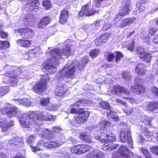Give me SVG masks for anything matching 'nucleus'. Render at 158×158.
<instances>
[{
	"mask_svg": "<svg viewBox=\"0 0 158 158\" xmlns=\"http://www.w3.org/2000/svg\"><path fill=\"white\" fill-rule=\"evenodd\" d=\"M70 45H67L63 50L60 51L58 48L52 49L49 48L46 53V55L49 56L48 60L43 64L42 69L43 72L45 73L41 76L40 81L34 85L32 88L33 91L35 93H41L47 87V82L49 81V77L48 74L53 73L56 71V67L59 64V60L62 58V56H69L70 54Z\"/></svg>",
	"mask_w": 158,
	"mask_h": 158,
	"instance_id": "f257e3e1",
	"label": "nucleus"
},
{
	"mask_svg": "<svg viewBox=\"0 0 158 158\" xmlns=\"http://www.w3.org/2000/svg\"><path fill=\"white\" fill-rule=\"evenodd\" d=\"M110 125V123L105 120H102L99 123L100 127L104 128V129L101 131L98 130V129L95 127H90V130L94 135L96 139L102 143H104L102 147V149L109 152L116 148L118 145L114 144L112 143L115 139L114 135L112 133H110L109 131L105 128Z\"/></svg>",
	"mask_w": 158,
	"mask_h": 158,
	"instance_id": "f03ea898",
	"label": "nucleus"
},
{
	"mask_svg": "<svg viewBox=\"0 0 158 158\" xmlns=\"http://www.w3.org/2000/svg\"><path fill=\"white\" fill-rule=\"evenodd\" d=\"M89 61V59L86 56L81 59L80 63L77 60H74L72 64H66L59 71L56 76L58 81H60L65 78L73 79L75 78V73L77 69L82 70L85 65Z\"/></svg>",
	"mask_w": 158,
	"mask_h": 158,
	"instance_id": "7ed1b4c3",
	"label": "nucleus"
},
{
	"mask_svg": "<svg viewBox=\"0 0 158 158\" xmlns=\"http://www.w3.org/2000/svg\"><path fill=\"white\" fill-rule=\"evenodd\" d=\"M48 114V112L45 111L40 112L35 115L33 113L30 115L23 114L20 117L19 122L23 127L28 128L37 123L38 120L46 121Z\"/></svg>",
	"mask_w": 158,
	"mask_h": 158,
	"instance_id": "20e7f679",
	"label": "nucleus"
},
{
	"mask_svg": "<svg viewBox=\"0 0 158 158\" xmlns=\"http://www.w3.org/2000/svg\"><path fill=\"white\" fill-rule=\"evenodd\" d=\"M22 73L21 69L17 68L15 71H11L10 72L5 73V76L3 77L5 82L9 83L14 86L16 85L17 82V77Z\"/></svg>",
	"mask_w": 158,
	"mask_h": 158,
	"instance_id": "39448f33",
	"label": "nucleus"
},
{
	"mask_svg": "<svg viewBox=\"0 0 158 158\" xmlns=\"http://www.w3.org/2000/svg\"><path fill=\"white\" fill-rule=\"evenodd\" d=\"M34 132L42 138L48 139H52L55 138V135L52 131L48 129L42 128L40 126H35Z\"/></svg>",
	"mask_w": 158,
	"mask_h": 158,
	"instance_id": "423d86ee",
	"label": "nucleus"
},
{
	"mask_svg": "<svg viewBox=\"0 0 158 158\" xmlns=\"http://www.w3.org/2000/svg\"><path fill=\"white\" fill-rule=\"evenodd\" d=\"M131 2L129 0H123L122 2V6L120 10L119 14L117 15L114 18V21H119L121 19L122 15H126L129 13L131 8Z\"/></svg>",
	"mask_w": 158,
	"mask_h": 158,
	"instance_id": "0eeeda50",
	"label": "nucleus"
},
{
	"mask_svg": "<svg viewBox=\"0 0 158 158\" xmlns=\"http://www.w3.org/2000/svg\"><path fill=\"white\" fill-rule=\"evenodd\" d=\"M89 115L88 111L79 112L77 117H75L71 122L72 125L75 127H78V125L83 123L86 121Z\"/></svg>",
	"mask_w": 158,
	"mask_h": 158,
	"instance_id": "6e6552de",
	"label": "nucleus"
},
{
	"mask_svg": "<svg viewBox=\"0 0 158 158\" xmlns=\"http://www.w3.org/2000/svg\"><path fill=\"white\" fill-rule=\"evenodd\" d=\"M127 130L125 131H122L120 134V138L122 142L125 143L127 141L129 146L132 148V141L130 136V131L129 128H127Z\"/></svg>",
	"mask_w": 158,
	"mask_h": 158,
	"instance_id": "1a4fd4ad",
	"label": "nucleus"
},
{
	"mask_svg": "<svg viewBox=\"0 0 158 158\" xmlns=\"http://www.w3.org/2000/svg\"><path fill=\"white\" fill-rule=\"evenodd\" d=\"M112 93L114 94L121 96L123 98H125L124 96H128L130 94L128 90L118 85L115 86L113 87Z\"/></svg>",
	"mask_w": 158,
	"mask_h": 158,
	"instance_id": "9d476101",
	"label": "nucleus"
},
{
	"mask_svg": "<svg viewBox=\"0 0 158 158\" xmlns=\"http://www.w3.org/2000/svg\"><path fill=\"white\" fill-rule=\"evenodd\" d=\"M19 109L15 107H12L11 105L6 103L3 107L2 112L5 111L7 116L9 117H12L15 116L18 113Z\"/></svg>",
	"mask_w": 158,
	"mask_h": 158,
	"instance_id": "9b49d317",
	"label": "nucleus"
},
{
	"mask_svg": "<svg viewBox=\"0 0 158 158\" xmlns=\"http://www.w3.org/2000/svg\"><path fill=\"white\" fill-rule=\"evenodd\" d=\"M14 32L15 34L19 33L22 36L24 35L23 37L26 39L31 38L34 35V32L31 29L27 27L15 30Z\"/></svg>",
	"mask_w": 158,
	"mask_h": 158,
	"instance_id": "f8f14e48",
	"label": "nucleus"
},
{
	"mask_svg": "<svg viewBox=\"0 0 158 158\" xmlns=\"http://www.w3.org/2000/svg\"><path fill=\"white\" fill-rule=\"evenodd\" d=\"M41 53V50L39 46H35L30 50L24 54V57L25 59H27V57H36L37 55H40Z\"/></svg>",
	"mask_w": 158,
	"mask_h": 158,
	"instance_id": "ddd939ff",
	"label": "nucleus"
},
{
	"mask_svg": "<svg viewBox=\"0 0 158 158\" xmlns=\"http://www.w3.org/2000/svg\"><path fill=\"white\" fill-rule=\"evenodd\" d=\"M95 13H97L96 11L92 10L91 9H89L88 5H86L82 7L81 10L79 13V15L81 17L84 15L85 16H90L93 15Z\"/></svg>",
	"mask_w": 158,
	"mask_h": 158,
	"instance_id": "4468645a",
	"label": "nucleus"
},
{
	"mask_svg": "<svg viewBox=\"0 0 158 158\" xmlns=\"http://www.w3.org/2000/svg\"><path fill=\"white\" fill-rule=\"evenodd\" d=\"M68 87L65 85L60 84L58 85L55 90L56 95L61 96L67 91Z\"/></svg>",
	"mask_w": 158,
	"mask_h": 158,
	"instance_id": "2eb2a0df",
	"label": "nucleus"
},
{
	"mask_svg": "<svg viewBox=\"0 0 158 158\" xmlns=\"http://www.w3.org/2000/svg\"><path fill=\"white\" fill-rule=\"evenodd\" d=\"M86 156V158H103L104 155L102 151L96 150L87 153Z\"/></svg>",
	"mask_w": 158,
	"mask_h": 158,
	"instance_id": "dca6fc26",
	"label": "nucleus"
},
{
	"mask_svg": "<svg viewBox=\"0 0 158 158\" xmlns=\"http://www.w3.org/2000/svg\"><path fill=\"white\" fill-rule=\"evenodd\" d=\"M13 121H10L9 123L5 119L0 118V126L2 128V131H7L9 127H11L14 125Z\"/></svg>",
	"mask_w": 158,
	"mask_h": 158,
	"instance_id": "f3484780",
	"label": "nucleus"
},
{
	"mask_svg": "<svg viewBox=\"0 0 158 158\" xmlns=\"http://www.w3.org/2000/svg\"><path fill=\"white\" fill-rule=\"evenodd\" d=\"M131 90L133 93L139 94L143 92L144 88L143 85L135 83L134 85L131 86Z\"/></svg>",
	"mask_w": 158,
	"mask_h": 158,
	"instance_id": "a211bd4d",
	"label": "nucleus"
},
{
	"mask_svg": "<svg viewBox=\"0 0 158 158\" xmlns=\"http://www.w3.org/2000/svg\"><path fill=\"white\" fill-rule=\"evenodd\" d=\"M69 17L68 11L64 9L60 13L59 22L61 24H64L68 21Z\"/></svg>",
	"mask_w": 158,
	"mask_h": 158,
	"instance_id": "6ab92c4d",
	"label": "nucleus"
},
{
	"mask_svg": "<svg viewBox=\"0 0 158 158\" xmlns=\"http://www.w3.org/2000/svg\"><path fill=\"white\" fill-rule=\"evenodd\" d=\"M136 19V18L134 17L125 19L121 21L120 25H118V26L121 28L128 26L134 23Z\"/></svg>",
	"mask_w": 158,
	"mask_h": 158,
	"instance_id": "aec40b11",
	"label": "nucleus"
},
{
	"mask_svg": "<svg viewBox=\"0 0 158 158\" xmlns=\"http://www.w3.org/2000/svg\"><path fill=\"white\" fill-rule=\"evenodd\" d=\"M51 21V19L48 16H46L42 18L38 23V28L42 29L47 26Z\"/></svg>",
	"mask_w": 158,
	"mask_h": 158,
	"instance_id": "412c9836",
	"label": "nucleus"
},
{
	"mask_svg": "<svg viewBox=\"0 0 158 158\" xmlns=\"http://www.w3.org/2000/svg\"><path fill=\"white\" fill-rule=\"evenodd\" d=\"M63 143V141L59 143L56 142L46 141V143H44L43 146L48 148H53L62 145Z\"/></svg>",
	"mask_w": 158,
	"mask_h": 158,
	"instance_id": "4be33fe9",
	"label": "nucleus"
},
{
	"mask_svg": "<svg viewBox=\"0 0 158 158\" xmlns=\"http://www.w3.org/2000/svg\"><path fill=\"white\" fill-rule=\"evenodd\" d=\"M145 65L143 63L138 64L135 69L136 73L140 75H144L146 71L145 69Z\"/></svg>",
	"mask_w": 158,
	"mask_h": 158,
	"instance_id": "5701e85b",
	"label": "nucleus"
},
{
	"mask_svg": "<svg viewBox=\"0 0 158 158\" xmlns=\"http://www.w3.org/2000/svg\"><path fill=\"white\" fill-rule=\"evenodd\" d=\"M146 108L150 110H153L158 108V102H151L146 103Z\"/></svg>",
	"mask_w": 158,
	"mask_h": 158,
	"instance_id": "b1692460",
	"label": "nucleus"
},
{
	"mask_svg": "<svg viewBox=\"0 0 158 158\" xmlns=\"http://www.w3.org/2000/svg\"><path fill=\"white\" fill-rule=\"evenodd\" d=\"M116 113L112 110L111 108L107 110V115L109 119H112L114 121H117L118 118L116 116Z\"/></svg>",
	"mask_w": 158,
	"mask_h": 158,
	"instance_id": "393cba45",
	"label": "nucleus"
},
{
	"mask_svg": "<svg viewBox=\"0 0 158 158\" xmlns=\"http://www.w3.org/2000/svg\"><path fill=\"white\" fill-rule=\"evenodd\" d=\"M44 143H46V141L43 142L42 140H39L37 143L36 144L37 147H33L32 146L30 145L31 147L32 148V151L34 152H36L37 151H40L41 150V148L43 146V144Z\"/></svg>",
	"mask_w": 158,
	"mask_h": 158,
	"instance_id": "a878e982",
	"label": "nucleus"
},
{
	"mask_svg": "<svg viewBox=\"0 0 158 158\" xmlns=\"http://www.w3.org/2000/svg\"><path fill=\"white\" fill-rule=\"evenodd\" d=\"M140 58L142 60L149 62L151 60V56L149 54L145 52L141 54L140 56Z\"/></svg>",
	"mask_w": 158,
	"mask_h": 158,
	"instance_id": "bb28decb",
	"label": "nucleus"
},
{
	"mask_svg": "<svg viewBox=\"0 0 158 158\" xmlns=\"http://www.w3.org/2000/svg\"><path fill=\"white\" fill-rule=\"evenodd\" d=\"M146 1V0H138L136 5L139 11L142 12L145 9L143 3Z\"/></svg>",
	"mask_w": 158,
	"mask_h": 158,
	"instance_id": "cd10ccee",
	"label": "nucleus"
},
{
	"mask_svg": "<svg viewBox=\"0 0 158 158\" xmlns=\"http://www.w3.org/2000/svg\"><path fill=\"white\" fill-rule=\"evenodd\" d=\"M91 148V147L88 145L86 144L80 145L79 154L85 153L87 151L89 150Z\"/></svg>",
	"mask_w": 158,
	"mask_h": 158,
	"instance_id": "c85d7f7f",
	"label": "nucleus"
},
{
	"mask_svg": "<svg viewBox=\"0 0 158 158\" xmlns=\"http://www.w3.org/2000/svg\"><path fill=\"white\" fill-rule=\"evenodd\" d=\"M17 43L23 47H28L31 44V42L29 40H17Z\"/></svg>",
	"mask_w": 158,
	"mask_h": 158,
	"instance_id": "c756f323",
	"label": "nucleus"
},
{
	"mask_svg": "<svg viewBox=\"0 0 158 158\" xmlns=\"http://www.w3.org/2000/svg\"><path fill=\"white\" fill-rule=\"evenodd\" d=\"M81 139L85 142L91 143V138L90 136L85 133H82L80 135Z\"/></svg>",
	"mask_w": 158,
	"mask_h": 158,
	"instance_id": "7c9ffc66",
	"label": "nucleus"
},
{
	"mask_svg": "<svg viewBox=\"0 0 158 158\" xmlns=\"http://www.w3.org/2000/svg\"><path fill=\"white\" fill-rule=\"evenodd\" d=\"M149 117L146 116H143L141 118V121L144 123L146 126H150L151 120Z\"/></svg>",
	"mask_w": 158,
	"mask_h": 158,
	"instance_id": "2f4dec72",
	"label": "nucleus"
},
{
	"mask_svg": "<svg viewBox=\"0 0 158 158\" xmlns=\"http://www.w3.org/2000/svg\"><path fill=\"white\" fill-rule=\"evenodd\" d=\"M149 117L146 116H143L141 118V121L144 123L146 126H150L151 120Z\"/></svg>",
	"mask_w": 158,
	"mask_h": 158,
	"instance_id": "473e14b6",
	"label": "nucleus"
},
{
	"mask_svg": "<svg viewBox=\"0 0 158 158\" xmlns=\"http://www.w3.org/2000/svg\"><path fill=\"white\" fill-rule=\"evenodd\" d=\"M149 117L146 116H143L141 118V121L144 123L146 126H150L151 120Z\"/></svg>",
	"mask_w": 158,
	"mask_h": 158,
	"instance_id": "72a5a7b5",
	"label": "nucleus"
},
{
	"mask_svg": "<svg viewBox=\"0 0 158 158\" xmlns=\"http://www.w3.org/2000/svg\"><path fill=\"white\" fill-rule=\"evenodd\" d=\"M9 43L7 41H0V49H5L9 47Z\"/></svg>",
	"mask_w": 158,
	"mask_h": 158,
	"instance_id": "f704fd0d",
	"label": "nucleus"
},
{
	"mask_svg": "<svg viewBox=\"0 0 158 158\" xmlns=\"http://www.w3.org/2000/svg\"><path fill=\"white\" fill-rule=\"evenodd\" d=\"M57 109V106L56 104H51L49 103L48 104V106H47L46 109L49 110L51 111H53L54 110H56Z\"/></svg>",
	"mask_w": 158,
	"mask_h": 158,
	"instance_id": "c9c22d12",
	"label": "nucleus"
},
{
	"mask_svg": "<svg viewBox=\"0 0 158 158\" xmlns=\"http://www.w3.org/2000/svg\"><path fill=\"white\" fill-rule=\"evenodd\" d=\"M88 104V101L86 100L80 99L74 104V106H79L82 104Z\"/></svg>",
	"mask_w": 158,
	"mask_h": 158,
	"instance_id": "e433bc0d",
	"label": "nucleus"
},
{
	"mask_svg": "<svg viewBox=\"0 0 158 158\" xmlns=\"http://www.w3.org/2000/svg\"><path fill=\"white\" fill-rule=\"evenodd\" d=\"M141 150L145 156L146 158H151V156L149 152L145 148H141Z\"/></svg>",
	"mask_w": 158,
	"mask_h": 158,
	"instance_id": "4c0bfd02",
	"label": "nucleus"
},
{
	"mask_svg": "<svg viewBox=\"0 0 158 158\" xmlns=\"http://www.w3.org/2000/svg\"><path fill=\"white\" fill-rule=\"evenodd\" d=\"M8 91V87L6 86L0 87V96H2L6 94Z\"/></svg>",
	"mask_w": 158,
	"mask_h": 158,
	"instance_id": "58836bf2",
	"label": "nucleus"
},
{
	"mask_svg": "<svg viewBox=\"0 0 158 158\" xmlns=\"http://www.w3.org/2000/svg\"><path fill=\"white\" fill-rule=\"evenodd\" d=\"M99 105L101 107L108 110L111 108L109 104L106 101H102L99 103Z\"/></svg>",
	"mask_w": 158,
	"mask_h": 158,
	"instance_id": "ea45409f",
	"label": "nucleus"
},
{
	"mask_svg": "<svg viewBox=\"0 0 158 158\" xmlns=\"http://www.w3.org/2000/svg\"><path fill=\"white\" fill-rule=\"evenodd\" d=\"M99 53V51L98 49H93L90 52L89 55L92 58H93L97 56Z\"/></svg>",
	"mask_w": 158,
	"mask_h": 158,
	"instance_id": "a19ab883",
	"label": "nucleus"
},
{
	"mask_svg": "<svg viewBox=\"0 0 158 158\" xmlns=\"http://www.w3.org/2000/svg\"><path fill=\"white\" fill-rule=\"evenodd\" d=\"M12 140L14 141L13 144L15 145H17L22 143L23 140L22 139L19 138L13 137Z\"/></svg>",
	"mask_w": 158,
	"mask_h": 158,
	"instance_id": "79ce46f5",
	"label": "nucleus"
},
{
	"mask_svg": "<svg viewBox=\"0 0 158 158\" xmlns=\"http://www.w3.org/2000/svg\"><path fill=\"white\" fill-rule=\"evenodd\" d=\"M80 145H78L73 147L71 149V152L74 153L79 154Z\"/></svg>",
	"mask_w": 158,
	"mask_h": 158,
	"instance_id": "37998d69",
	"label": "nucleus"
},
{
	"mask_svg": "<svg viewBox=\"0 0 158 158\" xmlns=\"http://www.w3.org/2000/svg\"><path fill=\"white\" fill-rule=\"evenodd\" d=\"M144 134L147 138L149 139H148L149 141H151L152 140L153 137L152 135V133L151 132L146 131H144Z\"/></svg>",
	"mask_w": 158,
	"mask_h": 158,
	"instance_id": "c03bdc74",
	"label": "nucleus"
},
{
	"mask_svg": "<svg viewBox=\"0 0 158 158\" xmlns=\"http://www.w3.org/2000/svg\"><path fill=\"white\" fill-rule=\"evenodd\" d=\"M126 108L124 110L125 113L127 115L131 114L133 112V109L131 107L125 106Z\"/></svg>",
	"mask_w": 158,
	"mask_h": 158,
	"instance_id": "a18cd8bd",
	"label": "nucleus"
},
{
	"mask_svg": "<svg viewBox=\"0 0 158 158\" xmlns=\"http://www.w3.org/2000/svg\"><path fill=\"white\" fill-rule=\"evenodd\" d=\"M31 102L30 100L29 99L24 98H23V106H30Z\"/></svg>",
	"mask_w": 158,
	"mask_h": 158,
	"instance_id": "49530a36",
	"label": "nucleus"
},
{
	"mask_svg": "<svg viewBox=\"0 0 158 158\" xmlns=\"http://www.w3.org/2000/svg\"><path fill=\"white\" fill-rule=\"evenodd\" d=\"M122 76L123 77L127 80L130 79L131 77L130 73L128 72H124L123 73Z\"/></svg>",
	"mask_w": 158,
	"mask_h": 158,
	"instance_id": "de8ad7c7",
	"label": "nucleus"
},
{
	"mask_svg": "<svg viewBox=\"0 0 158 158\" xmlns=\"http://www.w3.org/2000/svg\"><path fill=\"white\" fill-rule=\"evenodd\" d=\"M43 5L46 9L49 8L51 6L50 1L48 0H45L43 1Z\"/></svg>",
	"mask_w": 158,
	"mask_h": 158,
	"instance_id": "09e8293b",
	"label": "nucleus"
},
{
	"mask_svg": "<svg viewBox=\"0 0 158 158\" xmlns=\"http://www.w3.org/2000/svg\"><path fill=\"white\" fill-rule=\"evenodd\" d=\"M150 149L152 153L158 156V146H155L153 147H150Z\"/></svg>",
	"mask_w": 158,
	"mask_h": 158,
	"instance_id": "8fccbe9b",
	"label": "nucleus"
},
{
	"mask_svg": "<svg viewBox=\"0 0 158 158\" xmlns=\"http://www.w3.org/2000/svg\"><path fill=\"white\" fill-rule=\"evenodd\" d=\"M110 36V34L109 33H106L101 35L99 38L102 40H106L108 39Z\"/></svg>",
	"mask_w": 158,
	"mask_h": 158,
	"instance_id": "3c124183",
	"label": "nucleus"
},
{
	"mask_svg": "<svg viewBox=\"0 0 158 158\" xmlns=\"http://www.w3.org/2000/svg\"><path fill=\"white\" fill-rule=\"evenodd\" d=\"M48 115H47V117L46 121L53 120L56 118V116L50 114L48 112Z\"/></svg>",
	"mask_w": 158,
	"mask_h": 158,
	"instance_id": "603ef678",
	"label": "nucleus"
},
{
	"mask_svg": "<svg viewBox=\"0 0 158 158\" xmlns=\"http://www.w3.org/2000/svg\"><path fill=\"white\" fill-rule=\"evenodd\" d=\"M83 109L80 108L79 110H77L74 108H72L70 110V113L72 114L78 113L79 114V112H82Z\"/></svg>",
	"mask_w": 158,
	"mask_h": 158,
	"instance_id": "864d4df0",
	"label": "nucleus"
},
{
	"mask_svg": "<svg viewBox=\"0 0 158 158\" xmlns=\"http://www.w3.org/2000/svg\"><path fill=\"white\" fill-rule=\"evenodd\" d=\"M8 34L2 31H0V36L2 39H6L8 36Z\"/></svg>",
	"mask_w": 158,
	"mask_h": 158,
	"instance_id": "5fc2aeb1",
	"label": "nucleus"
},
{
	"mask_svg": "<svg viewBox=\"0 0 158 158\" xmlns=\"http://www.w3.org/2000/svg\"><path fill=\"white\" fill-rule=\"evenodd\" d=\"M34 135H31L28 138L27 140L28 144H31L32 143L35 139Z\"/></svg>",
	"mask_w": 158,
	"mask_h": 158,
	"instance_id": "6e6d98bb",
	"label": "nucleus"
},
{
	"mask_svg": "<svg viewBox=\"0 0 158 158\" xmlns=\"http://www.w3.org/2000/svg\"><path fill=\"white\" fill-rule=\"evenodd\" d=\"M40 103L43 106H48L49 103V99L47 98L45 99H43L40 101Z\"/></svg>",
	"mask_w": 158,
	"mask_h": 158,
	"instance_id": "4d7b16f0",
	"label": "nucleus"
},
{
	"mask_svg": "<svg viewBox=\"0 0 158 158\" xmlns=\"http://www.w3.org/2000/svg\"><path fill=\"white\" fill-rule=\"evenodd\" d=\"M123 56L122 54L120 52H117L116 58V62L117 63L118 62V61L121 60Z\"/></svg>",
	"mask_w": 158,
	"mask_h": 158,
	"instance_id": "13d9d810",
	"label": "nucleus"
},
{
	"mask_svg": "<svg viewBox=\"0 0 158 158\" xmlns=\"http://www.w3.org/2000/svg\"><path fill=\"white\" fill-rule=\"evenodd\" d=\"M111 26V24L109 22L106 23L102 27V30L103 31H106Z\"/></svg>",
	"mask_w": 158,
	"mask_h": 158,
	"instance_id": "bf43d9fd",
	"label": "nucleus"
},
{
	"mask_svg": "<svg viewBox=\"0 0 158 158\" xmlns=\"http://www.w3.org/2000/svg\"><path fill=\"white\" fill-rule=\"evenodd\" d=\"M104 0H94V2L95 6L99 7L101 6V2Z\"/></svg>",
	"mask_w": 158,
	"mask_h": 158,
	"instance_id": "052dcab7",
	"label": "nucleus"
},
{
	"mask_svg": "<svg viewBox=\"0 0 158 158\" xmlns=\"http://www.w3.org/2000/svg\"><path fill=\"white\" fill-rule=\"evenodd\" d=\"M115 58V56L112 53L108 54V61L109 62L112 61Z\"/></svg>",
	"mask_w": 158,
	"mask_h": 158,
	"instance_id": "680f3d73",
	"label": "nucleus"
},
{
	"mask_svg": "<svg viewBox=\"0 0 158 158\" xmlns=\"http://www.w3.org/2000/svg\"><path fill=\"white\" fill-rule=\"evenodd\" d=\"M157 31V29L154 27H150L149 29V33L151 35H154Z\"/></svg>",
	"mask_w": 158,
	"mask_h": 158,
	"instance_id": "e2e57ef3",
	"label": "nucleus"
},
{
	"mask_svg": "<svg viewBox=\"0 0 158 158\" xmlns=\"http://www.w3.org/2000/svg\"><path fill=\"white\" fill-rule=\"evenodd\" d=\"M136 51L137 53L138 54H139L140 56L141 54L145 53L144 49L140 47L137 48Z\"/></svg>",
	"mask_w": 158,
	"mask_h": 158,
	"instance_id": "0e129e2a",
	"label": "nucleus"
},
{
	"mask_svg": "<svg viewBox=\"0 0 158 158\" xmlns=\"http://www.w3.org/2000/svg\"><path fill=\"white\" fill-rule=\"evenodd\" d=\"M116 101L118 103H119L121 104V105L124 106H125L127 107V104L125 102L123 101L122 100L119 99H116Z\"/></svg>",
	"mask_w": 158,
	"mask_h": 158,
	"instance_id": "69168bd1",
	"label": "nucleus"
},
{
	"mask_svg": "<svg viewBox=\"0 0 158 158\" xmlns=\"http://www.w3.org/2000/svg\"><path fill=\"white\" fill-rule=\"evenodd\" d=\"M52 129H53L52 131L53 133V132L56 133H59L60 131L61 130H62L59 127H53Z\"/></svg>",
	"mask_w": 158,
	"mask_h": 158,
	"instance_id": "338daca9",
	"label": "nucleus"
},
{
	"mask_svg": "<svg viewBox=\"0 0 158 158\" xmlns=\"http://www.w3.org/2000/svg\"><path fill=\"white\" fill-rule=\"evenodd\" d=\"M15 102L18 105H23V99H18L15 100Z\"/></svg>",
	"mask_w": 158,
	"mask_h": 158,
	"instance_id": "774afa93",
	"label": "nucleus"
}]
</instances>
